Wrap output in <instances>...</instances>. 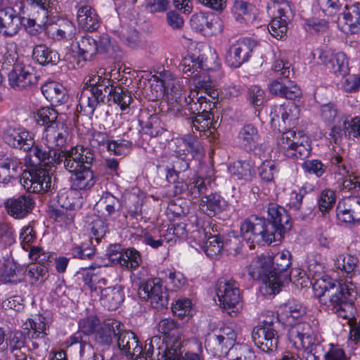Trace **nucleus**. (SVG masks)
Masks as SVG:
<instances>
[{
  "label": "nucleus",
  "mask_w": 360,
  "mask_h": 360,
  "mask_svg": "<svg viewBox=\"0 0 360 360\" xmlns=\"http://www.w3.org/2000/svg\"><path fill=\"white\" fill-rule=\"evenodd\" d=\"M315 295L321 304L326 306L338 316L347 320L349 326V339L356 345L360 344V321L354 317V307L349 300L353 292L345 285H342L327 276H322L314 285Z\"/></svg>",
  "instance_id": "f257e3e1"
},
{
  "label": "nucleus",
  "mask_w": 360,
  "mask_h": 360,
  "mask_svg": "<svg viewBox=\"0 0 360 360\" xmlns=\"http://www.w3.org/2000/svg\"><path fill=\"white\" fill-rule=\"evenodd\" d=\"M271 257L261 255L254 258L248 266V274L254 280H260L262 284L260 287L264 295H275L278 293L282 287V281L286 275L276 277L273 274Z\"/></svg>",
  "instance_id": "f03ea898"
},
{
  "label": "nucleus",
  "mask_w": 360,
  "mask_h": 360,
  "mask_svg": "<svg viewBox=\"0 0 360 360\" xmlns=\"http://www.w3.org/2000/svg\"><path fill=\"white\" fill-rule=\"evenodd\" d=\"M105 70L100 68L96 72L89 75L79 95L77 108L84 114L91 116L94 114L98 105L104 103L105 94L101 86L105 77Z\"/></svg>",
  "instance_id": "7ed1b4c3"
},
{
  "label": "nucleus",
  "mask_w": 360,
  "mask_h": 360,
  "mask_svg": "<svg viewBox=\"0 0 360 360\" xmlns=\"http://www.w3.org/2000/svg\"><path fill=\"white\" fill-rule=\"evenodd\" d=\"M270 226V222L264 217L251 215L245 219L240 225V233L244 240L251 243L260 244L265 242L271 244L278 242Z\"/></svg>",
  "instance_id": "20e7f679"
},
{
  "label": "nucleus",
  "mask_w": 360,
  "mask_h": 360,
  "mask_svg": "<svg viewBox=\"0 0 360 360\" xmlns=\"http://www.w3.org/2000/svg\"><path fill=\"white\" fill-rule=\"evenodd\" d=\"M277 144L284 155L292 160H303L311 151L309 138L302 131L288 130L279 137Z\"/></svg>",
  "instance_id": "39448f33"
},
{
  "label": "nucleus",
  "mask_w": 360,
  "mask_h": 360,
  "mask_svg": "<svg viewBox=\"0 0 360 360\" xmlns=\"http://www.w3.org/2000/svg\"><path fill=\"white\" fill-rule=\"evenodd\" d=\"M53 158L56 166L63 165L65 170L72 174L84 166L92 165L94 154L89 148L77 146L68 150H58Z\"/></svg>",
  "instance_id": "423d86ee"
},
{
  "label": "nucleus",
  "mask_w": 360,
  "mask_h": 360,
  "mask_svg": "<svg viewBox=\"0 0 360 360\" xmlns=\"http://www.w3.org/2000/svg\"><path fill=\"white\" fill-rule=\"evenodd\" d=\"M143 349V354L153 360H180L182 354L181 348L158 335L147 340Z\"/></svg>",
  "instance_id": "0eeeda50"
},
{
  "label": "nucleus",
  "mask_w": 360,
  "mask_h": 360,
  "mask_svg": "<svg viewBox=\"0 0 360 360\" xmlns=\"http://www.w3.org/2000/svg\"><path fill=\"white\" fill-rule=\"evenodd\" d=\"M269 9H274L276 13L268 26L269 33L276 39H282L285 36L288 30V22L294 16L293 11L290 3L285 0L274 1Z\"/></svg>",
  "instance_id": "6e6552de"
},
{
  "label": "nucleus",
  "mask_w": 360,
  "mask_h": 360,
  "mask_svg": "<svg viewBox=\"0 0 360 360\" xmlns=\"http://www.w3.org/2000/svg\"><path fill=\"white\" fill-rule=\"evenodd\" d=\"M216 293L221 307L226 310H232L228 311L229 314L238 310L241 297L236 281L232 279H219L216 284Z\"/></svg>",
  "instance_id": "1a4fd4ad"
},
{
  "label": "nucleus",
  "mask_w": 360,
  "mask_h": 360,
  "mask_svg": "<svg viewBox=\"0 0 360 360\" xmlns=\"http://www.w3.org/2000/svg\"><path fill=\"white\" fill-rule=\"evenodd\" d=\"M141 298L150 302L155 309H162L168 304V294L160 278H153L141 283L139 289Z\"/></svg>",
  "instance_id": "9d476101"
},
{
  "label": "nucleus",
  "mask_w": 360,
  "mask_h": 360,
  "mask_svg": "<svg viewBox=\"0 0 360 360\" xmlns=\"http://www.w3.org/2000/svg\"><path fill=\"white\" fill-rule=\"evenodd\" d=\"M32 325V330L26 333L31 342L29 349L39 356H43L48 352L50 346L47 325L42 316L33 319Z\"/></svg>",
  "instance_id": "9b49d317"
},
{
  "label": "nucleus",
  "mask_w": 360,
  "mask_h": 360,
  "mask_svg": "<svg viewBox=\"0 0 360 360\" xmlns=\"http://www.w3.org/2000/svg\"><path fill=\"white\" fill-rule=\"evenodd\" d=\"M21 184L30 193H40L51 191V176L44 168H36L23 174Z\"/></svg>",
  "instance_id": "f8f14e48"
},
{
  "label": "nucleus",
  "mask_w": 360,
  "mask_h": 360,
  "mask_svg": "<svg viewBox=\"0 0 360 360\" xmlns=\"http://www.w3.org/2000/svg\"><path fill=\"white\" fill-rule=\"evenodd\" d=\"M252 338L255 345L262 352L269 353L277 349L279 336L271 323H264L254 328Z\"/></svg>",
  "instance_id": "ddd939ff"
},
{
  "label": "nucleus",
  "mask_w": 360,
  "mask_h": 360,
  "mask_svg": "<svg viewBox=\"0 0 360 360\" xmlns=\"http://www.w3.org/2000/svg\"><path fill=\"white\" fill-rule=\"evenodd\" d=\"M257 43L250 38H241L233 44L226 55V63L232 68H239L251 57Z\"/></svg>",
  "instance_id": "4468645a"
},
{
  "label": "nucleus",
  "mask_w": 360,
  "mask_h": 360,
  "mask_svg": "<svg viewBox=\"0 0 360 360\" xmlns=\"http://www.w3.org/2000/svg\"><path fill=\"white\" fill-rule=\"evenodd\" d=\"M268 221L274 227L272 232L276 240L281 242L284 233L289 231L292 226L290 217L287 210L282 206L276 203H270L268 206Z\"/></svg>",
  "instance_id": "2eb2a0df"
},
{
  "label": "nucleus",
  "mask_w": 360,
  "mask_h": 360,
  "mask_svg": "<svg viewBox=\"0 0 360 360\" xmlns=\"http://www.w3.org/2000/svg\"><path fill=\"white\" fill-rule=\"evenodd\" d=\"M10 86L15 90H23L32 87L38 82V77L30 66L15 64L8 74Z\"/></svg>",
  "instance_id": "dca6fc26"
},
{
  "label": "nucleus",
  "mask_w": 360,
  "mask_h": 360,
  "mask_svg": "<svg viewBox=\"0 0 360 360\" xmlns=\"http://www.w3.org/2000/svg\"><path fill=\"white\" fill-rule=\"evenodd\" d=\"M68 136V128L64 124L50 125L44 129L41 143L52 151L63 150Z\"/></svg>",
  "instance_id": "f3484780"
},
{
  "label": "nucleus",
  "mask_w": 360,
  "mask_h": 360,
  "mask_svg": "<svg viewBox=\"0 0 360 360\" xmlns=\"http://www.w3.org/2000/svg\"><path fill=\"white\" fill-rule=\"evenodd\" d=\"M4 140L10 146L28 152L34 145L32 133L25 129L8 127L4 133Z\"/></svg>",
  "instance_id": "a211bd4d"
},
{
  "label": "nucleus",
  "mask_w": 360,
  "mask_h": 360,
  "mask_svg": "<svg viewBox=\"0 0 360 360\" xmlns=\"http://www.w3.org/2000/svg\"><path fill=\"white\" fill-rule=\"evenodd\" d=\"M318 53L319 59L322 64L326 65L335 75L343 76L348 72V60L344 53H335L330 49L319 50Z\"/></svg>",
  "instance_id": "6ab92c4d"
},
{
  "label": "nucleus",
  "mask_w": 360,
  "mask_h": 360,
  "mask_svg": "<svg viewBox=\"0 0 360 360\" xmlns=\"http://www.w3.org/2000/svg\"><path fill=\"white\" fill-rule=\"evenodd\" d=\"M116 342L118 348L128 357L137 359L143 355V347L138 337L132 331L123 330L121 328Z\"/></svg>",
  "instance_id": "aec40b11"
},
{
  "label": "nucleus",
  "mask_w": 360,
  "mask_h": 360,
  "mask_svg": "<svg viewBox=\"0 0 360 360\" xmlns=\"http://www.w3.org/2000/svg\"><path fill=\"white\" fill-rule=\"evenodd\" d=\"M288 339L297 349L308 347L315 341L312 327L307 322L292 325L288 330Z\"/></svg>",
  "instance_id": "412c9836"
},
{
  "label": "nucleus",
  "mask_w": 360,
  "mask_h": 360,
  "mask_svg": "<svg viewBox=\"0 0 360 360\" xmlns=\"http://www.w3.org/2000/svg\"><path fill=\"white\" fill-rule=\"evenodd\" d=\"M25 18L11 8H0V34L11 37L16 35L23 25Z\"/></svg>",
  "instance_id": "4be33fe9"
},
{
  "label": "nucleus",
  "mask_w": 360,
  "mask_h": 360,
  "mask_svg": "<svg viewBox=\"0 0 360 360\" xmlns=\"http://www.w3.org/2000/svg\"><path fill=\"white\" fill-rule=\"evenodd\" d=\"M102 82L101 87L103 89L105 96H108L109 99L112 98L122 110H126L132 101L131 93L120 86H115V82L110 78L105 77Z\"/></svg>",
  "instance_id": "5701e85b"
},
{
  "label": "nucleus",
  "mask_w": 360,
  "mask_h": 360,
  "mask_svg": "<svg viewBox=\"0 0 360 360\" xmlns=\"http://www.w3.org/2000/svg\"><path fill=\"white\" fill-rule=\"evenodd\" d=\"M34 207V201L30 195L9 198L5 202V208L11 217L23 219Z\"/></svg>",
  "instance_id": "b1692460"
},
{
  "label": "nucleus",
  "mask_w": 360,
  "mask_h": 360,
  "mask_svg": "<svg viewBox=\"0 0 360 360\" xmlns=\"http://www.w3.org/2000/svg\"><path fill=\"white\" fill-rule=\"evenodd\" d=\"M270 116L273 122H279L280 118L285 125H293L300 116L299 106L294 102H287L283 105H276L271 110Z\"/></svg>",
  "instance_id": "393cba45"
},
{
  "label": "nucleus",
  "mask_w": 360,
  "mask_h": 360,
  "mask_svg": "<svg viewBox=\"0 0 360 360\" xmlns=\"http://www.w3.org/2000/svg\"><path fill=\"white\" fill-rule=\"evenodd\" d=\"M194 234V238L199 237V240L202 243V248L207 256L214 257L224 250L225 240L221 239V236L218 234L208 236L205 229H199Z\"/></svg>",
  "instance_id": "a878e982"
},
{
  "label": "nucleus",
  "mask_w": 360,
  "mask_h": 360,
  "mask_svg": "<svg viewBox=\"0 0 360 360\" xmlns=\"http://www.w3.org/2000/svg\"><path fill=\"white\" fill-rule=\"evenodd\" d=\"M122 327L123 324L118 321L114 319L106 320L96 330V342L103 346L110 345L113 338L117 339L120 330Z\"/></svg>",
  "instance_id": "bb28decb"
},
{
  "label": "nucleus",
  "mask_w": 360,
  "mask_h": 360,
  "mask_svg": "<svg viewBox=\"0 0 360 360\" xmlns=\"http://www.w3.org/2000/svg\"><path fill=\"white\" fill-rule=\"evenodd\" d=\"M158 330L176 348H181L182 328L176 321L171 318L162 319L158 324Z\"/></svg>",
  "instance_id": "cd10ccee"
},
{
  "label": "nucleus",
  "mask_w": 360,
  "mask_h": 360,
  "mask_svg": "<svg viewBox=\"0 0 360 360\" xmlns=\"http://www.w3.org/2000/svg\"><path fill=\"white\" fill-rule=\"evenodd\" d=\"M191 26L198 30L214 34L221 31V21L214 15L195 14L191 18Z\"/></svg>",
  "instance_id": "c85d7f7f"
},
{
  "label": "nucleus",
  "mask_w": 360,
  "mask_h": 360,
  "mask_svg": "<svg viewBox=\"0 0 360 360\" xmlns=\"http://www.w3.org/2000/svg\"><path fill=\"white\" fill-rule=\"evenodd\" d=\"M288 79L283 77L273 80L269 85L270 93L290 100L300 98L302 95L300 89Z\"/></svg>",
  "instance_id": "c756f323"
},
{
  "label": "nucleus",
  "mask_w": 360,
  "mask_h": 360,
  "mask_svg": "<svg viewBox=\"0 0 360 360\" xmlns=\"http://www.w3.org/2000/svg\"><path fill=\"white\" fill-rule=\"evenodd\" d=\"M97 205L101 208V214L106 221H115L120 216V200L109 192L103 193Z\"/></svg>",
  "instance_id": "7c9ffc66"
},
{
  "label": "nucleus",
  "mask_w": 360,
  "mask_h": 360,
  "mask_svg": "<svg viewBox=\"0 0 360 360\" xmlns=\"http://www.w3.org/2000/svg\"><path fill=\"white\" fill-rule=\"evenodd\" d=\"M344 32L347 34L360 33V3L346 4L342 12Z\"/></svg>",
  "instance_id": "2f4dec72"
},
{
  "label": "nucleus",
  "mask_w": 360,
  "mask_h": 360,
  "mask_svg": "<svg viewBox=\"0 0 360 360\" xmlns=\"http://www.w3.org/2000/svg\"><path fill=\"white\" fill-rule=\"evenodd\" d=\"M41 93L53 105H60L68 102L69 96L66 89L58 82L51 81L41 87Z\"/></svg>",
  "instance_id": "473e14b6"
},
{
  "label": "nucleus",
  "mask_w": 360,
  "mask_h": 360,
  "mask_svg": "<svg viewBox=\"0 0 360 360\" xmlns=\"http://www.w3.org/2000/svg\"><path fill=\"white\" fill-rule=\"evenodd\" d=\"M77 20L79 27L86 31H94L100 26V18L96 11L89 5L79 6Z\"/></svg>",
  "instance_id": "72a5a7b5"
},
{
  "label": "nucleus",
  "mask_w": 360,
  "mask_h": 360,
  "mask_svg": "<svg viewBox=\"0 0 360 360\" xmlns=\"http://www.w3.org/2000/svg\"><path fill=\"white\" fill-rule=\"evenodd\" d=\"M57 202L60 207L75 211L82 207L83 198L79 191L71 186L58 192Z\"/></svg>",
  "instance_id": "f704fd0d"
},
{
  "label": "nucleus",
  "mask_w": 360,
  "mask_h": 360,
  "mask_svg": "<svg viewBox=\"0 0 360 360\" xmlns=\"http://www.w3.org/2000/svg\"><path fill=\"white\" fill-rule=\"evenodd\" d=\"M200 207L207 216L214 217L226 210L227 202L220 195L210 193L201 198Z\"/></svg>",
  "instance_id": "c9c22d12"
},
{
  "label": "nucleus",
  "mask_w": 360,
  "mask_h": 360,
  "mask_svg": "<svg viewBox=\"0 0 360 360\" xmlns=\"http://www.w3.org/2000/svg\"><path fill=\"white\" fill-rule=\"evenodd\" d=\"M100 294L102 304L111 311L117 309L124 299L121 285L104 288L101 289Z\"/></svg>",
  "instance_id": "e433bc0d"
},
{
  "label": "nucleus",
  "mask_w": 360,
  "mask_h": 360,
  "mask_svg": "<svg viewBox=\"0 0 360 360\" xmlns=\"http://www.w3.org/2000/svg\"><path fill=\"white\" fill-rule=\"evenodd\" d=\"M91 165H87L80 168L77 172L72 173L71 186L78 191L89 190L94 186L96 183L94 174L91 169Z\"/></svg>",
  "instance_id": "4c0bfd02"
},
{
  "label": "nucleus",
  "mask_w": 360,
  "mask_h": 360,
  "mask_svg": "<svg viewBox=\"0 0 360 360\" xmlns=\"http://www.w3.org/2000/svg\"><path fill=\"white\" fill-rule=\"evenodd\" d=\"M32 58L41 65H56L60 60V55L45 44H38L33 49Z\"/></svg>",
  "instance_id": "58836bf2"
},
{
  "label": "nucleus",
  "mask_w": 360,
  "mask_h": 360,
  "mask_svg": "<svg viewBox=\"0 0 360 360\" xmlns=\"http://www.w3.org/2000/svg\"><path fill=\"white\" fill-rule=\"evenodd\" d=\"M22 171L20 161L15 158H7L0 162V184H7Z\"/></svg>",
  "instance_id": "ea45409f"
},
{
  "label": "nucleus",
  "mask_w": 360,
  "mask_h": 360,
  "mask_svg": "<svg viewBox=\"0 0 360 360\" xmlns=\"http://www.w3.org/2000/svg\"><path fill=\"white\" fill-rule=\"evenodd\" d=\"M291 254L288 250H284L276 254L271 257L272 262V270L273 274L276 277L286 275V278L282 281V284L284 282L290 280V274L288 273V269L291 265Z\"/></svg>",
  "instance_id": "a19ab883"
},
{
  "label": "nucleus",
  "mask_w": 360,
  "mask_h": 360,
  "mask_svg": "<svg viewBox=\"0 0 360 360\" xmlns=\"http://www.w3.org/2000/svg\"><path fill=\"white\" fill-rule=\"evenodd\" d=\"M30 158V164L37 165L41 163L56 166L53 157L58 153V150H46L42 145L33 146L30 150L27 152Z\"/></svg>",
  "instance_id": "79ce46f5"
},
{
  "label": "nucleus",
  "mask_w": 360,
  "mask_h": 360,
  "mask_svg": "<svg viewBox=\"0 0 360 360\" xmlns=\"http://www.w3.org/2000/svg\"><path fill=\"white\" fill-rule=\"evenodd\" d=\"M169 99L170 110L174 112L176 116L185 115L186 113L182 112V109L191 101V96H186L181 84H176L172 86Z\"/></svg>",
  "instance_id": "37998d69"
},
{
  "label": "nucleus",
  "mask_w": 360,
  "mask_h": 360,
  "mask_svg": "<svg viewBox=\"0 0 360 360\" xmlns=\"http://www.w3.org/2000/svg\"><path fill=\"white\" fill-rule=\"evenodd\" d=\"M205 57L203 55L195 53L184 58L179 68L182 72L184 78L193 77L199 70L204 68Z\"/></svg>",
  "instance_id": "c03bdc74"
},
{
  "label": "nucleus",
  "mask_w": 360,
  "mask_h": 360,
  "mask_svg": "<svg viewBox=\"0 0 360 360\" xmlns=\"http://www.w3.org/2000/svg\"><path fill=\"white\" fill-rule=\"evenodd\" d=\"M68 344L69 347L79 349V356L83 360H88L96 354L93 346L83 339L80 332H77L71 336L68 341Z\"/></svg>",
  "instance_id": "a18cd8bd"
},
{
  "label": "nucleus",
  "mask_w": 360,
  "mask_h": 360,
  "mask_svg": "<svg viewBox=\"0 0 360 360\" xmlns=\"http://www.w3.org/2000/svg\"><path fill=\"white\" fill-rule=\"evenodd\" d=\"M359 264V259L352 255H340L335 260L336 268L344 272L349 278L355 275Z\"/></svg>",
  "instance_id": "49530a36"
},
{
  "label": "nucleus",
  "mask_w": 360,
  "mask_h": 360,
  "mask_svg": "<svg viewBox=\"0 0 360 360\" xmlns=\"http://www.w3.org/2000/svg\"><path fill=\"white\" fill-rule=\"evenodd\" d=\"M26 335L21 330L10 332L6 337L7 350H9L13 356L22 354V349H25Z\"/></svg>",
  "instance_id": "de8ad7c7"
},
{
  "label": "nucleus",
  "mask_w": 360,
  "mask_h": 360,
  "mask_svg": "<svg viewBox=\"0 0 360 360\" xmlns=\"http://www.w3.org/2000/svg\"><path fill=\"white\" fill-rule=\"evenodd\" d=\"M259 137L257 129L251 124H245L238 134L240 141L245 148L250 150L256 147Z\"/></svg>",
  "instance_id": "09e8293b"
},
{
  "label": "nucleus",
  "mask_w": 360,
  "mask_h": 360,
  "mask_svg": "<svg viewBox=\"0 0 360 360\" xmlns=\"http://www.w3.org/2000/svg\"><path fill=\"white\" fill-rule=\"evenodd\" d=\"M278 312L282 319H297L306 314V309L300 302L292 300L280 306Z\"/></svg>",
  "instance_id": "8fccbe9b"
},
{
  "label": "nucleus",
  "mask_w": 360,
  "mask_h": 360,
  "mask_svg": "<svg viewBox=\"0 0 360 360\" xmlns=\"http://www.w3.org/2000/svg\"><path fill=\"white\" fill-rule=\"evenodd\" d=\"M25 274L32 285L40 284L44 283L49 276L48 267L43 264H32L28 266Z\"/></svg>",
  "instance_id": "3c124183"
},
{
  "label": "nucleus",
  "mask_w": 360,
  "mask_h": 360,
  "mask_svg": "<svg viewBox=\"0 0 360 360\" xmlns=\"http://www.w3.org/2000/svg\"><path fill=\"white\" fill-rule=\"evenodd\" d=\"M96 39L89 35L81 37L77 41L79 54L83 56L85 60H90L97 53Z\"/></svg>",
  "instance_id": "603ef678"
},
{
  "label": "nucleus",
  "mask_w": 360,
  "mask_h": 360,
  "mask_svg": "<svg viewBox=\"0 0 360 360\" xmlns=\"http://www.w3.org/2000/svg\"><path fill=\"white\" fill-rule=\"evenodd\" d=\"M142 262L140 252L135 248L126 249L122 255V258L120 260V265L127 270L131 271H135Z\"/></svg>",
  "instance_id": "864d4df0"
},
{
  "label": "nucleus",
  "mask_w": 360,
  "mask_h": 360,
  "mask_svg": "<svg viewBox=\"0 0 360 360\" xmlns=\"http://www.w3.org/2000/svg\"><path fill=\"white\" fill-rule=\"evenodd\" d=\"M252 165L248 160H238L234 162L229 167L230 174L238 179L249 180L252 176Z\"/></svg>",
  "instance_id": "5fc2aeb1"
},
{
  "label": "nucleus",
  "mask_w": 360,
  "mask_h": 360,
  "mask_svg": "<svg viewBox=\"0 0 360 360\" xmlns=\"http://www.w3.org/2000/svg\"><path fill=\"white\" fill-rule=\"evenodd\" d=\"M229 360H255L254 352L245 345H236L231 347L226 354Z\"/></svg>",
  "instance_id": "6e6d98bb"
},
{
  "label": "nucleus",
  "mask_w": 360,
  "mask_h": 360,
  "mask_svg": "<svg viewBox=\"0 0 360 360\" xmlns=\"http://www.w3.org/2000/svg\"><path fill=\"white\" fill-rule=\"evenodd\" d=\"M309 271L314 276H320L324 273L326 267V259L321 255L311 252L307 257Z\"/></svg>",
  "instance_id": "4d7b16f0"
},
{
  "label": "nucleus",
  "mask_w": 360,
  "mask_h": 360,
  "mask_svg": "<svg viewBox=\"0 0 360 360\" xmlns=\"http://www.w3.org/2000/svg\"><path fill=\"white\" fill-rule=\"evenodd\" d=\"M58 112L49 107L41 108L37 111V122L44 126L61 124L57 122Z\"/></svg>",
  "instance_id": "13d9d810"
},
{
  "label": "nucleus",
  "mask_w": 360,
  "mask_h": 360,
  "mask_svg": "<svg viewBox=\"0 0 360 360\" xmlns=\"http://www.w3.org/2000/svg\"><path fill=\"white\" fill-rule=\"evenodd\" d=\"M186 119L191 120L193 127L196 131H205L212 127L213 115L208 112L198 113Z\"/></svg>",
  "instance_id": "bf43d9fd"
},
{
  "label": "nucleus",
  "mask_w": 360,
  "mask_h": 360,
  "mask_svg": "<svg viewBox=\"0 0 360 360\" xmlns=\"http://www.w3.org/2000/svg\"><path fill=\"white\" fill-rule=\"evenodd\" d=\"M252 6L244 0H234L231 8V12L238 21H246L250 16Z\"/></svg>",
  "instance_id": "052dcab7"
},
{
  "label": "nucleus",
  "mask_w": 360,
  "mask_h": 360,
  "mask_svg": "<svg viewBox=\"0 0 360 360\" xmlns=\"http://www.w3.org/2000/svg\"><path fill=\"white\" fill-rule=\"evenodd\" d=\"M207 188L202 178H193L188 183L187 197L191 199H196L200 196H204L207 192Z\"/></svg>",
  "instance_id": "680f3d73"
},
{
  "label": "nucleus",
  "mask_w": 360,
  "mask_h": 360,
  "mask_svg": "<svg viewBox=\"0 0 360 360\" xmlns=\"http://www.w3.org/2000/svg\"><path fill=\"white\" fill-rule=\"evenodd\" d=\"M51 216L60 226H68L73 224L75 212L74 210L61 207L60 209L53 210Z\"/></svg>",
  "instance_id": "e2e57ef3"
},
{
  "label": "nucleus",
  "mask_w": 360,
  "mask_h": 360,
  "mask_svg": "<svg viewBox=\"0 0 360 360\" xmlns=\"http://www.w3.org/2000/svg\"><path fill=\"white\" fill-rule=\"evenodd\" d=\"M75 34L76 27L75 25L68 20H64L56 30L54 37L58 40H70L75 37Z\"/></svg>",
  "instance_id": "0e129e2a"
},
{
  "label": "nucleus",
  "mask_w": 360,
  "mask_h": 360,
  "mask_svg": "<svg viewBox=\"0 0 360 360\" xmlns=\"http://www.w3.org/2000/svg\"><path fill=\"white\" fill-rule=\"evenodd\" d=\"M336 202L335 193L330 189H325L320 195L319 199V210L322 213L328 212Z\"/></svg>",
  "instance_id": "69168bd1"
},
{
  "label": "nucleus",
  "mask_w": 360,
  "mask_h": 360,
  "mask_svg": "<svg viewBox=\"0 0 360 360\" xmlns=\"http://www.w3.org/2000/svg\"><path fill=\"white\" fill-rule=\"evenodd\" d=\"M15 243V233L13 226L8 223H0V246H11Z\"/></svg>",
  "instance_id": "338daca9"
},
{
  "label": "nucleus",
  "mask_w": 360,
  "mask_h": 360,
  "mask_svg": "<svg viewBox=\"0 0 360 360\" xmlns=\"http://www.w3.org/2000/svg\"><path fill=\"white\" fill-rule=\"evenodd\" d=\"M101 326L100 321L96 316H89L82 319L79 322V330L78 332L85 335H89L93 333H96V330Z\"/></svg>",
  "instance_id": "774afa93"
}]
</instances>
